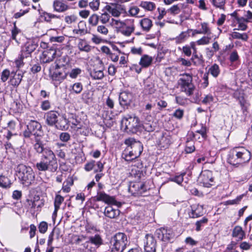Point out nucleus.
<instances>
[{
	"instance_id": "49",
	"label": "nucleus",
	"mask_w": 252,
	"mask_h": 252,
	"mask_svg": "<svg viewBox=\"0 0 252 252\" xmlns=\"http://www.w3.org/2000/svg\"><path fill=\"white\" fill-rule=\"evenodd\" d=\"M110 18V15L106 12L102 13L99 16V20L103 24L107 23L109 22Z\"/></svg>"
},
{
	"instance_id": "30",
	"label": "nucleus",
	"mask_w": 252,
	"mask_h": 252,
	"mask_svg": "<svg viewBox=\"0 0 252 252\" xmlns=\"http://www.w3.org/2000/svg\"><path fill=\"white\" fill-rule=\"evenodd\" d=\"M91 242L95 249L99 248L103 244V240L99 234H95L89 237Z\"/></svg>"
},
{
	"instance_id": "52",
	"label": "nucleus",
	"mask_w": 252,
	"mask_h": 252,
	"mask_svg": "<svg viewBox=\"0 0 252 252\" xmlns=\"http://www.w3.org/2000/svg\"><path fill=\"white\" fill-rule=\"evenodd\" d=\"M83 89V86L81 83H75L72 86V90L76 94H79Z\"/></svg>"
},
{
	"instance_id": "50",
	"label": "nucleus",
	"mask_w": 252,
	"mask_h": 252,
	"mask_svg": "<svg viewBox=\"0 0 252 252\" xmlns=\"http://www.w3.org/2000/svg\"><path fill=\"white\" fill-rule=\"evenodd\" d=\"M23 76L20 74H15L11 80L12 84L14 86H18L21 82Z\"/></svg>"
},
{
	"instance_id": "10",
	"label": "nucleus",
	"mask_w": 252,
	"mask_h": 252,
	"mask_svg": "<svg viewBox=\"0 0 252 252\" xmlns=\"http://www.w3.org/2000/svg\"><path fill=\"white\" fill-rule=\"evenodd\" d=\"M200 183L204 187L210 188L214 186L215 182L213 172L209 170L202 171L199 177Z\"/></svg>"
},
{
	"instance_id": "28",
	"label": "nucleus",
	"mask_w": 252,
	"mask_h": 252,
	"mask_svg": "<svg viewBox=\"0 0 252 252\" xmlns=\"http://www.w3.org/2000/svg\"><path fill=\"white\" fill-rule=\"evenodd\" d=\"M80 252H94L96 250L95 248L88 240L82 243L78 248Z\"/></svg>"
},
{
	"instance_id": "11",
	"label": "nucleus",
	"mask_w": 252,
	"mask_h": 252,
	"mask_svg": "<svg viewBox=\"0 0 252 252\" xmlns=\"http://www.w3.org/2000/svg\"><path fill=\"white\" fill-rule=\"evenodd\" d=\"M60 51L55 46H52L44 50L40 58L41 61L44 63H50L57 57L59 56Z\"/></svg>"
},
{
	"instance_id": "38",
	"label": "nucleus",
	"mask_w": 252,
	"mask_h": 252,
	"mask_svg": "<svg viewBox=\"0 0 252 252\" xmlns=\"http://www.w3.org/2000/svg\"><path fill=\"white\" fill-rule=\"evenodd\" d=\"M211 4L216 8L225 10L226 0H209Z\"/></svg>"
},
{
	"instance_id": "32",
	"label": "nucleus",
	"mask_w": 252,
	"mask_h": 252,
	"mask_svg": "<svg viewBox=\"0 0 252 252\" xmlns=\"http://www.w3.org/2000/svg\"><path fill=\"white\" fill-rule=\"evenodd\" d=\"M12 185V182L9 178L3 175H0V188L2 189H9Z\"/></svg>"
},
{
	"instance_id": "21",
	"label": "nucleus",
	"mask_w": 252,
	"mask_h": 252,
	"mask_svg": "<svg viewBox=\"0 0 252 252\" xmlns=\"http://www.w3.org/2000/svg\"><path fill=\"white\" fill-rule=\"evenodd\" d=\"M190 207V212L189 213V216L190 218H196L203 215V208L202 206L194 204L192 205Z\"/></svg>"
},
{
	"instance_id": "14",
	"label": "nucleus",
	"mask_w": 252,
	"mask_h": 252,
	"mask_svg": "<svg viewBox=\"0 0 252 252\" xmlns=\"http://www.w3.org/2000/svg\"><path fill=\"white\" fill-rule=\"evenodd\" d=\"M96 200L97 201H103L108 204L115 205L118 207L121 206V203L117 202L112 196H110L103 191L97 192L96 196Z\"/></svg>"
},
{
	"instance_id": "57",
	"label": "nucleus",
	"mask_w": 252,
	"mask_h": 252,
	"mask_svg": "<svg viewBox=\"0 0 252 252\" xmlns=\"http://www.w3.org/2000/svg\"><path fill=\"white\" fill-rule=\"evenodd\" d=\"M97 32L104 35H106L108 33V29L104 25L97 26Z\"/></svg>"
},
{
	"instance_id": "17",
	"label": "nucleus",
	"mask_w": 252,
	"mask_h": 252,
	"mask_svg": "<svg viewBox=\"0 0 252 252\" xmlns=\"http://www.w3.org/2000/svg\"><path fill=\"white\" fill-rule=\"evenodd\" d=\"M171 143V137L168 132H164L158 138V144L161 149L169 147Z\"/></svg>"
},
{
	"instance_id": "40",
	"label": "nucleus",
	"mask_w": 252,
	"mask_h": 252,
	"mask_svg": "<svg viewBox=\"0 0 252 252\" xmlns=\"http://www.w3.org/2000/svg\"><path fill=\"white\" fill-rule=\"evenodd\" d=\"M190 60L192 62L193 64L196 66L201 65L203 63L202 56H199L197 54L192 55Z\"/></svg>"
},
{
	"instance_id": "2",
	"label": "nucleus",
	"mask_w": 252,
	"mask_h": 252,
	"mask_svg": "<svg viewBox=\"0 0 252 252\" xmlns=\"http://www.w3.org/2000/svg\"><path fill=\"white\" fill-rule=\"evenodd\" d=\"M251 158V152L244 147L235 148L232 150L228 158V162L238 166L249 162Z\"/></svg>"
},
{
	"instance_id": "19",
	"label": "nucleus",
	"mask_w": 252,
	"mask_h": 252,
	"mask_svg": "<svg viewBox=\"0 0 252 252\" xmlns=\"http://www.w3.org/2000/svg\"><path fill=\"white\" fill-rule=\"evenodd\" d=\"M27 127L35 136H39L41 133V126L40 123L36 121H31L27 126Z\"/></svg>"
},
{
	"instance_id": "31",
	"label": "nucleus",
	"mask_w": 252,
	"mask_h": 252,
	"mask_svg": "<svg viewBox=\"0 0 252 252\" xmlns=\"http://www.w3.org/2000/svg\"><path fill=\"white\" fill-rule=\"evenodd\" d=\"M153 62V58L152 57L147 55L142 56L139 62V64L142 67L147 68L149 67Z\"/></svg>"
},
{
	"instance_id": "45",
	"label": "nucleus",
	"mask_w": 252,
	"mask_h": 252,
	"mask_svg": "<svg viewBox=\"0 0 252 252\" xmlns=\"http://www.w3.org/2000/svg\"><path fill=\"white\" fill-rule=\"evenodd\" d=\"M208 221V220L206 217H203L202 219L198 220L195 223L196 228L195 230L197 231H199L201 229V227L203 226Z\"/></svg>"
},
{
	"instance_id": "36",
	"label": "nucleus",
	"mask_w": 252,
	"mask_h": 252,
	"mask_svg": "<svg viewBox=\"0 0 252 252\" xmlns=\"http://www.w3.org/2000/svg\"><path fill=\"white\" fill-rule=\"evenodd\" d=\"M73 184L72 178L68 177L63 182L62 187V190L64 192H69L70 191V187Z\"/></svg>"
},
{
	"instance_id": "24",
	"label": "nucleus",
	"mask_w": 252,
	"mask_h": 252,
	"mask_svg": "<svg viewBox=\"0 0 252 252\" xmlns=\"http://www.w3.org/2000/svg\"><path fill=\"white\" fill-rule=\"evenodd\" d=\"M37 47V45L33 42H27L22 50V56L27 57L33 52Z\"/></svg>"
},
{
	"instance_id": "6",
	"label": "nucleus",
	"mask_w": 252,
	"mask_h": 252,
	"mask_svg": "<svg viewBox=\"0 0 252 252\" xmlns=\"http://www.w3.org/2000/svg\"><path fill=\"white\" fill-rule=\"evenodd\" d=\"M122 126L127 132L136 133L140 127V120L134 114H128L121 121Z\"/></svg>"
},
{
	"instance_id": "20",
	"label": "nucleus",
	"mask_w": 252,
	"mask_h": 252,
	"mask_svg": "<svg viewBox=\"0 0 252 252\" xmlns=\"http://www.w3.org/2000/svg\"><path fill=\"white\" fill-rule=\"evenodd\" d=\"M72 32L74 34L78 36H83L90 33L88 30L86 23L84 21H80L78 24L77 28L74 29Z\"/></svg>"
},
{
	"instance_id": "9",
	"label": "nucleus",
	"mask_w": 252,
	"mask_h": 252,
	"mask_svg": "<svg viewBox=\"0 0 252 252\" xmlns=\"http://www.w3.org/2000/svg\"><path fill=\"white\" fill-rule=\"evenodd\" d=\"M59 68L52 65L49 69V76L54 82L56 86L59 85L66 78V74L63 71L60 70Z\"/></svg>"
},
{
	"instance_id": "61",
	"label": "nucleus",
	"mask_w": 252,
	"mask_h": 252,
	"mask_svg": "<svg viewBox=\"0 0 252 252\" xmlns=\"http://www.w3.org/2000/svg\"><path fill=\"white\" fill-rule=\"evenodd\" d=\"M10 75V71L8 69H4L1 73L0 79L3 82L7 80Z\"/></svg>"
},
{
	"instance_id": "1",
	"label": "nucleus",
	"mask_w": 252,
	"mask_h": 252,
	"mask_svg": "<svg viewBox=\"0 0 252 252\" xmlns=\"http://www.w3.org/2000/svg\"><path fill=\"white\" fill-rule=\"evenodd\" d=\"M34 149L39 154H42L40 160L35 164V167L39 171H49L55 172L58 169L57 158L51 149L45 147L43 141L38 138L35 139Z\"/></svg>"
},
{
	"instance_id": "62",
	"label": "nucleus",
	"mask_w": 252,
	"mask_h": 252,
	"mask_svg": "<svg viewBox=\"0 0 252 252\" xmlns=\"http://www.w3.org/2000/svg\"><path fill=\"white\" fill-rule=\"evenodd\" d=\"M81 72V70L79 68L72 69L69 73V76L72 78H76Z\"/></svg>"
},
{
	"instance_id": "33",
	"label": "nucleus",
	"mask_w": 252,
	"mask_h": 252,
	"mask_svg": "<svg viewBox=\"0 0 252 252\" xmlns=\"http://www.w3.org/2000/svg\"><path fill=\"white\" fill-rule=\"evenodd\" d=\"M140 26L144 31L148 32L153 26L152 21L151 19L145 18L140 20Z\"/></svg>"
},
{
	"instance_id": "63",
	"label": "nucleus",
	"mask_w": 252,
	"mask_h": 252,
	"mask_svg": "<svg viewBox=\"0 0 252 252\" xmlns=\"http://www.w3.org/2000/svg\"><path fill=\"white\" fill-rule=\"evenodd\" d=\"M245 196L244 194H241L239 196H238L235 199L229 200L227 201L228 203L230 205L237 204H238L241 200L242 199L243 197Z\"/></svg>"
},
{
	"instance_id": "55",
	"label": "nucleus",
	"mask_w": 252,
	"mask_h": 252,
	"mask_svg": "<svg viewBox=\"0 0 252 252\" xmlns=\"http://www.w3.org/2000/svg\"><path fill=\"white\" fill-rule=\"evenodd\" d=\"M64 200V198L60 195H56L54 200V206L60 208V205Z\"/></svg>"
},
{
	"instance_id": "39",
	"label": "nucleus",
	"mask_w": 252,
	"mask_h": 252,
	"mask_svg": "<svg viewBox=\"0 0 252 252\" xmlns=\"http://www.w3.org/2000/svg\"><path fill=\"white\" fill-rule=\"evenodd\" d=\"M70 122L73 126H75L78 129L82 128V125L81 124L80 119L78 117L74 114H71V117L69 118Z\"/></svg>"
},
{
	"instance_id": "53",
	"label": "nucleus",
	"mask_w": 252,
	"mask_h": 252,
	"mask_svg": "<svg viewBox=\"0 0 252 252\" xmlns=\"http://www.w3.org/2000/svg\"><path fill=\"white\" fill-rule=\"evenodd\" d=\"M201 29L200 30H201V32L202 34L210 35L211 33V30H210V28H209L208 25L207 23H201Z\"/></svg>"
},
{
	"instance_id": "58",
	"label": "nucleus",
	"mask_w": 252,
	"mask_h": 252,
	"mask_svg": "<svg viewBox=\"0 0 252 252\" xmlns=\"http://www.w3.org/2000/svg\"><path fill=\"white\" fill-rule=\"evenodd\" d=\"M185 174H181L178 176H176L174 177L170 178L169 180L172 182H174L178 184H180L183 181V176Z\"/></svg>"
},
{
	"instance_id": "23",
	"label": "nucleus",
	"mask_w": 252,
	"mask_h": 252,
	"mask_svg": "<svg viewBox=\"0 0 252 252\" xmlns=\"http://www.w3.org/2000/svg\"><path fill=\"white\" fill-rule=\"evenodd\" d=\"M120 211L117 209H114L112 206L108 205L105 208L104 214L105 216L110 219H114L118 217Z\"/></svg>"
},
{
	"instance_id": "18",
	"label": "nucleus",
	"mask_w": 252,
	"mask_h": 252,
	"mask_svg": "<svg viewBox=\"0 0 252 252\" xmlns=\"http://www.w3.org/2000/svg\"><path fill=\"white\" fill-rule=\"evenodd\" d=\"M147 190V188L142 183H134L129 187V191L133 194L142 195Z\"/></svg>"
},
{
	"instance_id": "25",
	"label": "nucleus",
	"mask_w": 252,
	"mask_h": 252,
	"mask_svg": "<svg viewBox=\"0 0 252 252\" xmlns=\"http://www.w3.org/2000/svg\"><path fill=\"white\" fill-rule=\"evenodd\" d=\"M53 8L55 11L64 12L68 9L69 6L61 0H55L53 1Z\"/></svg>"
},
{
	"instance_id": "15",
	"label": "nucleus",
	"mask_w": 252,
	"mask_h": 252,
	"mask_svg": "<svg viewBox=\"0 0 252 252\" xmlns=\"http://www.w3.org/2000/svg\"><path fill=\"white\" fill-rule=\"evenodd\" d=\"M156 243L153 235L147 234L144 240V252H156Z\"/></svg>"
},
{
	"instance_id": "54",
	"label": "nucleus",
	"mask_w": 252,
	"mask_h": 252,
	"mask_svg": "<svg viewBox=\"0 0 252 252\" xmlns=\"http://www.w3.org/2000/svg\"><path fill=\"white\" fill-rule=\"evenodd\" d=\"M78 47L80 51L89 52L91 50V46L87 43H84L83 42H80L78 44Z\"/></svg>"
},
{
	"instance_id": "3",
	"label": "nucleus",
	"mask_w": 252,
	"mask_h": 252,
	"mask_svg": "<svg viewBox=\"0 0 252 252\" xmlns=\"http://www.w3.org/2000/svg\"><path fill=\"white\" fill-rule=\"evenodd\" d=\"M17 176L26 185H31L34 181L35 175L32 169L23 164H19L16 168Z\"/></svg>"
},
{
	"instance_id": "35",
	"label": "nucleus",
	"mask_w": 252,
	"mask_h": 252,
	"mask_svg": "<svg viewBox=\"0 0 252 252\" xmlns=\"http://www.w3.org/2000/svg\"><path fill=\"white\" fill-rule=\"evenodd\" d=\"M139 6L147 11H153L156 8V4L152 1H142Z\"/></svg>"
},
{
	"instance_id": "22",
	"label": "nucleus",
	"mask_w": 252,
	"mask_h": 252,
	"mask_svg": "<svg viewBox=\"0 0 252 252\" xmlns=\"http://www.w3.org/2000/svg\"><path fill=\"white\" fill-rule=\"evenodd\" d=\"M27 201L28 208L33 211L36 208H40L44 205L42 200H40L38 196L34 197L33 200H27Z\"/></svg>"
},
{
	"instance_id": "16",
	"label": "nucleus",
	"mask_w": 252,
	"mask_h": 252,
	"mask_svg": "<svg viewBox=\"0 0 252 252\" xmlns=\"http://www.w3.org/2000/svg\"><path fill=\"white\" fill-rule=\"evenodd\" d=\"M133 99V94L127 91H124L120 93L119 103L121 106H128L131 103Z\"/></svg>"
},
{
	"instance_id": "42",
	"label": "nucleus",
	"mask_w": 252,
	"mask_h": 252,
	"mask_svg": "<svg viewBox=\"0 0 252 252\" xmlns=\"http://www.w3.org/2000/svg\"><path fill=\"white\" fill-rule=\"evenodd\" d=\"M231 36L233 38L240 39L243 41H247L248 39V36L246 33H240L236 32H233Z\"/></svg>"
},
{
	"instance_id": "34",
	"label": "nucleus",
	"mask_w": 252,
	"mask_h": 252,
	"mask_svg": "<svg viewBox=\"0 0 252 252\" xmlns=\"http://www.w3.org/2000/svg\"><path fill=\"white\" fill-rule=\"evenodd\" d=\"M69 58L67 56L60 57L56 62L55 65H52L56 67V68H61L62 67L64 66L68 63Z\"/></svg>"
},
{
	"instance_id": "64",
	"label": "nucleus",
	"mask_w": 252,
	"mask_h": 252,
	"mask_svg": "<svg viewBox=\"0 0 252 252\" xmlns=\"http://www.w3.org/2000/svg\"><path fill=\"white\" fill-rule=\"evenodd\" d=\"M185 150L186 153L190 154L195 151V147L193 144L188 143Z\"/></svg>"
},
{
	"instance_id": "56",
	"label": "nucleus",
	"mask_w": 252,
	"mask_h": 252,
	"mask_svg": "<svg viewBox=\"0 0 252 252\" xmlns=\"http://www.w3.org/2000/svg\"><path fill=\"white\" fill-rule=\"evenodd\" d=\"M59 137L62 141L66 142L70 139V135L66 132H62Z\"/></svg>"
},
{
	"instance_id": "44",
	"label": "nucleus",
	"mask_w": 252,
	"mask_h": 252,
	"mask_svg": "<svg viewBox=\"0 0 252 252\" xmlns=\"http://www.w3.org/2000/svg\"><path fill=\"white\" fill-rule=\"evenodd\" d=\"M215 98L211 94L205 95L202 100V103L205 105H211L214 102Z\"/></svg>"
},
{
	"instance_id": "8",
	"label": "nucleus",
	"mask_w": 252,
	"mask_h": 252,
	"mask_svg": "<svg viewBox=\"0 0 252 252\" xmlns=\"http://www.w3.org/2000/svg\"><path fill=\"white\" fill-rule=\"evenodd\" d=\"M58 112L50 111L45 114L44 118L46 120V123L48 125L53 126L57 124L56 126L57 128L63 130L65 127V125L67 123V120L63 117V119L60 120V123H58Z\"/></svg>"
},
{
	"instance_id": "7",
	"label": "nucleus",
	"mask_w": 252,
	"mask_h": 252,
	"mask_svg": "<svg viewBox=\"0 0 252 252\" xmlns=\"http://www.w3.org/2000/svg\"><path fill=\"white\" fill-rule=\"evenodd\" d=\"M181 77L178 80V84L181 91L185 92L187 95L189 96L193 94L195 87L192 83V75L189 73H184L180 75Z\"/></svg>"
},
{
	"instance_id": "51",
	"label": "nucleus",
	"mask_w": 252,
	"mask_h": 252,
	"mask_svg": "<svg viewBox=\"0 0 252 252\" xmlns=\"http://www.w3.org/2000/svg\"><path fill=\"white\" fill-rule=\"evenodd\" d=\"M210 37L208 36H203L201 38L196 41V43L198 45H207L210 43Z\"/></svg>"
},
{
	"instance_id": "5",
	"label": "nucleus",
	"mask_w": 252,
	"mask_h": 252,
	"mask_svg": "<svg viewBox=\"0 0 252 252\" xmlns=\"http://www.w3.org/2000/svg\"><path fill=\"white\" fill-rule=\"evenodd\" d=\"M113 24L115 26L118 32L125 36H130L135 30L133 20H127L125 21L112 19Z\"/></svg>"
},
{
	"instance_id": "48",
	"label": "nucleus",
	"mask_w": 252,
	"mask_h": 252,
	"mask_svg": "<svg viewBox=\"0 0 252 252\" xmlns=\"http://www.w3.org/2000/svg\"><path fill=\"white\" fill-rule=\"evenodd\" d=\"M100 4L99 0H93L89 3V5L91 9L94 11H96L98 10Z\"/></svg>"
},
{
	"instance_id": "59",
	"label": "nucleus",
	"mask_w": 252,
	"mask_h": 252,
	"mask_svg": "<svg viewBox=\"0 0 252 252\" xmlns=\"http://www.w3.org/2000/svg\"><path fill=\"white\" fill-rule=\"evenodd\" d=\"M74 238V243L80 247V245L83 243V242L86 240V237L83 235H81L75 236Z\"/></svg>"
},
{
	"instance_id": "13",
	"label": "nucleus",
	"mask_w": 252,
	"mask_h": 252,
	"mask_svg": "<svg viewBox=\"0 0 252 252\" xmlns=\"http://www.w3.org/2000/svg\"><path fill=\"white\" fill-rule=\"evenodd\" d=\"M125 144L131 147L132 151L135 154V157H139L143 151V146L139 141H136L134 138H129L125 141Z\"/></svg>"
},
{
	"instance_id": "4",
	"label": "nucleus",
	"mask_w": 252,
	"mask_h": 252,
	"mask_svg": "<svg viewBox=\"0 0 252 252\" xmlns=\"http://www.w3.org/2000/svg\"><path fill=\"white\" fill-rule=\"evenodd\" d=\"M127 243V238L125 233H116L110 240V248L111 252H123L126 248Z\"/></svg>"
},
{
	"instance_id": "26",
	"label": "nucleus",
	"mask_w": 252,
	"mask_h": 252,
	"mask_svg": "<svg viewBox=\"0 0 252 252\" xmlns=\"http://www.w3.org/2000/svg\"><path fill=\"white\" fill-rule=\"evenodd\" d=\"M245 232L243 230L242 227L239 225L234 227L232 233V236L236 238L238 241H240L244 239L245 237Z\"/></svg>"
},
{
	"instance_id": "43",
	"label": "nucleus",
	"mask_w": 252,
	"mask_h": 252,
	"mask_svg": "<svg viewBox=\"0 0 252 252\" xmlns=\"http://www.w3.org/2000/svg\"><path fill=\"white\" fill-rule=\"evenodd\" d=\"M208 74L209 73L214 77H217L220 73L219 66L217 64H213L208 70Z\"/></svg>"
},
{
	"instance_id": "29",
	"label": "nucleus",
	"mask_w": 252,
	"mask_h": 252,
	"mask_svg": "<svg viewBox=\"0 0 252 252\" xmlns=\"http://www.w3.org/2000/svg\"><path fill=\"white\" fill-rule=\"evenodd\" d=\"M40 16L41 18L43 19L44 20L48 23L51 22L53 19H60V16L52 14L51 13H48L42 10H39Z\"/></svg>"
},
{
	"instance_id": "41",
	"label": "nucleus",
	"mask_w": 252,
	"mask_h": 252,
	"mask_svg": "<svg viewBox=\"0 0 252 252\" xmlns=\"http://www.w3.org/2000/svg\"><path fill=\"white\" fill-rule=\"evenodd\" d=\"M99 16L96 14H92L89 18V24L92 27L96 26L99 22Z\"/></svg>"
},
{
	"instance_id": "12",
	"label": "nucleus",
	"mask_w": 252,
	"mask_h": 252,
	"mask_svg": "<svg viewBox=\"0 0 252 252\" xmlns=\"http://www.w3.org/2000/svg\"><path fill=\"white\" fill-rule=\"evenodd\" d=\"M155 235L159 240L164 242H168L174 237L173 230L167 227H161L157 229Z\"/></svg>"
},
{
	"instance_id": "60",
	"label": "nucleus",
	"mask_w": 252,
	"mask_h": 252,
	"mask_svg": "<svg viewBox=\"0 0 252 252\" xmlns=\"http://www.w3.org/2000/svg\"><path fill=\"white\" fill-rule=\"evenodd\" d=\"M47 228L48 224L47 222L45 221H42L40 223L38 226V229L40 233H45L47 231Z\"/></svg>"
},
{
	"instance_id": "47",
	"label": "nucleus",
	"mask_w": 252,
	"mask_h": 252,
	"mask_svg": "<svg viewBox=\"0 0 252 252\" xmlns=\"http://www.w3.org/2000/svg\"><path fill=\"white\" fill-rule=\"evenodd\" d=\"M188 36V33L186 32H183L175 38L176 42L178 43H182L185 41Z\"/></svg>"
},
{
	"instance_id": "46",
	"label": "nucleus",
	"mask_w": 252,
	"mask_h": 252,
	"mask_svg": "<svg viewBox=\"0 0 252 252\" xmlns=\"http://www.w3.org/2000/svg\"><path fill=\"white\" fill-rule=\"evenodd\" d=\"M105 8L114 17H119L121 14V12L118 9L115 8H112L109 5H106L105 6Z\"/></svg>"
},
{
	"instance_id": "27",
	"label": "nucleus",
	"mask_w": 252,
	"mask_h": 252,
	"mask_svg": "<svg viewBox=\"0 0 252 252\" xmlns=\"http://www.w3.org/2000/svg\"><path fill=\"white\" fill-rule=\"evenodd\" d=\"M131 150V147L129 146H127L126 148L122 153V157L126 161H130L138 158L135 157V154Z\"/></svg>"
},
{
	"instance_id": "37",
	"label": "nucleus",
	"mask_w": 252,
	"mask_h": 252,
	"mask_svg": "<svg viewBox=\"0 0 252 252\" xmlns=\"http://www.w3.org/2000/svg\"><path fill=\"white\" fill-rule=\"evenodd\" d=\"M91 76L93 79L100 80L104 77V73L102 69H94L90 73Z\"/></svg>"
}]
</instances>
